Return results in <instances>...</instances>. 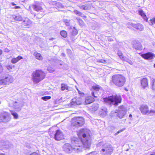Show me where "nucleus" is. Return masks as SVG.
I'll return each instance as SVG.
<instances>
[{"label":"nucleus","instance_id":"nucleus-50","mask_svg":"<svg viewBox=\"0 0 155 155\" xmlns=\"http://www.w3.org/2000/svg\"><path fill=\"white\" fill-rule=\"evenodd\" d=\"M92 95L94 96V97L95 98H97V95H95L94 94V92H92L91 93Z\"/></svg>","mask_w":155,"mask_h":155},{"label":"nucleus","instance_id":"nucleus-4","mask_svg":"<svg viewBox=\"0 0 155 155\" xmlns=\"http://www.w3.org/2000/svg\"><path fill=\"white\" fill-rule=\"evenodd\" d=\"M112 80L115 85L119 87L124 86L126 81L125 77L120 74L114 75L112 77Z\"/></svg>","mask_w":155,"mask_h":155},{"label":"nucleus","instance_id":"nucleus-63","mask_svg":"<svg viewBox=\"0 0 155 155\" xmlns=\"http://www.w3.org/2000/svg\"><path fill=\"white\" fill-rule=\"evenodd\" d=\"M77 19L78 20V18H77Z\"/></svg>","mask_w":155,"mask_h":155},{"label":"nucleus","instance_id":"nucleus-23","mask_svg":"<svg viewBox=\"0 0 155 155\" xmlns=\"http://www.w3.org/2000/svg\"><path fill=\"white\" fill-rule=\"evenodd\" d=\"M81 9L84 10H88L90 9V6L88 5H80L78 6Z\"/></svg>","mask_w":155,"mask_h":155},{"label":"nucleus","instance_id":"nucleus-47","mask_svg":"<svg viewBox=\"0 0 155 155\" xmlns=\"http://www.w3.org/2000/svg\"><path fill=\"white\" fill-rule=\"evenodd\" d=\"M96 153L95 152H92L89 153L87 155H96Z\"/></svg>","mask_w":155,"mask_h":155},{"label":"nucleus","instance_id":"nucleus-41","mask_svg":"<svg viewBox=\"0 0 155 155\" xmlns=\"http://www.w3.org/2000/svg\"><path fill=\"white\" fill-rule=\"evenodd\" d=\"M70 20H65L64 21V22L67 26H69L70 25Z\"/></svg>","mask_w":155,"mask_h":155},{"label":"nucleus","instance_id":"nucleus-54","mask_svg":"<svg viewBox=\"0 0 155 155\" xmlns=\"http://www.w3.org/2000/svg\"><path fill=\"white\" fill-rule=\"evenodd\" d=\"M20 8V7L18 6H16L14 7V8L15 9Z\"/></svg>","mask_w":155,"mask_h":155},{"label":"nucleus","instance_id":"nucleus-21","mask_svg":"<svg viewBox=\"0 0 155 155\" xmlns=\"http://www.w3.org/2000/svg\"><path fill=\"white\" fill-rule=\"evenodd\" d=\"M12 18L15 20L19 21H21L23 19L21 16L19 15H12Z\"/></svg>","mask_w":155,"mask_h":155},{"label":"nucleus","instance_id":"nucleus-34","mask_svg":"<svg viewBox=\"0 0 155 155\" xmlns=\"http://www.w3.org/2000/svg\"><path fill=\"white\" fill-rule=\"evenodd\" d=\"M117 54L120 58L122 60L125 57L123 56L122 53L120 51H118Z\"/></svg>","mask_w":155,"mask_h":155},{"label":"nucleus","instance_id":"nucleus-18","mask_svg":"<svg viewBox=\"0 0 155 155\" xmlns=\"http://www.w3.org/2000/svg\"><path fill=\"white\" fill-rule=\"evenodd\" d=\"M31 24V21L28 18H26L23 20L22 24L25 26H28Z\"/></svg>","mask_w":155,"mask_h":155},{"label":"nucleus","instance_id":"nucleus-40","mask_svg":"<svg viewBox=\"0 0 155 155\" xmlns=\"http://www.w3.org/2000/svg\"><path fill=\"white\" fill-rule=\"evenodd\" d=\"M133 24H134V23H131L130 22L128 23L127 24V27L129 28H132V27Z\"/></svg>","mask_w":155,"mask_h":155},{"label":"nucleus","instance_id":"nucleus-17","mask_svg":"<svg viewBox=\"0 0 155 155\" xmlns=\"http://www.w3.org/2000/svg\"><path fill=\"white\" fill-rule=\"evenodd\" d=\"M141 83L142 86L144 88L148 85L147 79L146 78H143L141 81Z\"/></svg>","mask_w":155,"mask_h":155},{"label":"nucleus","instance_id":"nucleus-30","mask_svg":"<svg viewBox=\"0 0 155 155\" xmlns=\"http://www.w3.org/2000/svg\"><path fill=\"white\" fill-rule=\"evenodd\" d=\"M101 87L98 85H96L92 87V88L95 91H97L101 88Z\"/></svg>","mask_w":155,"mask_h":155},{"label":"nucleus","instance_id":"nucleus-10","mask_svg":"<svg viewBox=\"0 0 155 155\" xmlns=\"http://www.w3.org/2000/svg\"><path fill=\"white\" fill-rule=\"evenodd\" d=\"M11 115L6 112H3L0 114V122L6 123L10 120Z\"/></svg>","mask_w":155,"mask_h":155},{"label":"nucleus","instance_id":"nucleus-16","mask_svg":"<svg viewBox=\"0 0 155 155\" xmlns=\"http://www.w3.org/2000/svg\"><path fill=\"white\" fill-rule=\"evenodd\" d=\"M133 48L135 49L139 50H141L142 49V45L139 42L135 43L133 45Z\"/></svg>","mask_w":155,"mask_h":155},{"label":"nucleus","instance_id":"nucleus-31","mask_svg":"<svg viewBox=\"0 0 155 155\" xmlns=\"http://www.w3.org/2000/svg\"><path fill=\"white\" fill-rule=\"evenodd\" d=\"M122 60L127 61L131 65H132L133 64V63L131 60H130L125 57L124 59H123Z\"/></svg>","mask_w":155,"mask_h":155},{"label":"nucleus","instance_id":"nucleus-25","mask_svg":"<svg viewBox=\"0 0 155 155\" xmlns=\"http://www.w3.org/2000/svg\"><path fill=\"white\" fill-rule=\"evenodd\" d=\"M74 14L78 15L82 17L86 18V16L84 15V14H82L81 12H80V11L75 10L74 11Z\"/></svg>","mask_w":155,"mask_h":155},{"label":"nucleus","instance_id":"nucleus-6","mask_svg":"<svg viewBox=\"0 0 155 155\" xmlns=\"http://www.w3.org/2000/svg\"><path fill=\"white\" fill-rule=\"evenodd\" d=\"M114 148L112 146L106 143L104 144L100 152L102 155H111L113 152Z\"/></svg>","mask_w":155,"mask_h":155},{"label":"nucleus","instance_id":"nucleus-53","mask_svg":"<svg viewBox=\"0 0 155 155\" xmlns=\"http://www.w3.org/2000/svg\"><path fill=\"white\" fill-rule=\"evenodd\" d=\"M30 155H38V153L36 152H33Z\"/></svg>","mask_w":155,"mask_h":155},{"label":"nucleus","instance_id":"nucleus-19","mask_svg":"<svg viewBox=\"0 0 155 155\" xmlns=\"http://www.w3.org/2000/svg\"><path fill=\"white\" fill-rule=\"evenodd\" d=\"M94 101V99L91 96L87 97L85 99V103L88 104L93 102Z\"/></svg>","mask_w":155,"mask_h":155},{"label":"nucleus","instance_id":"nucleus-1","mask_svg":"<svg viewBox=\"0 0 155 155\" xmlns=\"http://www.w3.org/2000/svg\"><path fill=\"white\" fill-rule=\"evenodd\" d=\"M85 130H80V135H82V138L78 139L75 137L71 139V142L73 146V148L68 143L65 144L63 146V150L67 153H71L73 150L77 153L81 152L84 149L89 148L91 145V140L88 137V134L84 133Z\"/></svg>","mask_w":155,"mask_h":155},{"label":"nucleus","instance_id":"nucleus-51","mask_svg":"<svg viewBox=\"0 0 155 155\" xmlns=\"http://www.w3.org/2000/svg\"><path fill=\"white\" fill-rule=\"evenodd\" d=\"M99 61L100 62L104 63H105V62H106V61H105V60H100Z\"/></svg>","mask_w":155,"mask_h":155},{"label":"nucleus","instance_id":"nucleus-59","mask_svg":"<svg viewBox=\"0 0 155 155\" xmlns=\"http://www.w3.org/2000/svg\"><path fill=\"white\" fill-rule=\"evenodd\" d=\"M118 44L121 45L122 44V43L121 42H119V43H118Z\"/></svg>","mask_w":155,"mask_h":155},{"label":"nucleus","instance_id":"nucleus-55","mask_svg":"<svg viewBox=\"0 0 155 155\" xmlns=\"http://www.w3.org/2000/svg\"><path fill=\"white\" fill-rule=\"evenodd\" d=\"M39 15H40V14H38V18H41L42 17V15H41V16H39Z\"/></svg>","mask_w":155,"mask_h":155},{"label":"nucleus","instance_id":"nucleus-29","mask_svg":"<svg viewBox=\"0 0 155 155\" xmlns=\"http://www.w3.org/2000/svg\"><path fill=\"white\" fill-rule=\"evenodd\" d=\"M60 35L62 36L64 38H66L67 36V34L66 31H62L60 32Z\"/></svg>","mask_w":155,"mask_h":155},{"label":"nucleus","instance_id":"nucleus-13","mask_svg":"<svg viewBox=\"0 0 155 155\" xmlns=\"http://www.w3.org/2000/svg\"><path fill=\"white\" fill-rule=\"evenodd\" d=\"M141 56L145 59L151 60L155 57V55L151 52H148L146 54H142Z\"/></svg>","mask_w":155,"mask_h":155},{"label":"nucleus","instance_id":"nucleus-36","mask_svg":"<svg viewBox=\"0 0 155 155\" xmlns=\"http://www.w3.org/2000/svg\"><path fill=\"white\" fill-rule=\"evenodd\" d=\"M92 107V108L93 110H96L98 107V104H94Z\"/></svg>","mask_w":155,"mask_h":155},{"label":"nucleus","instance_id":"nucleus-39","mask_svg":"<svg viewBox=\"0 0 155 155\" xmlns=\"http://www.w3.org/2000/svg\"><path fill=\"white\" fill-rule=\"evenodd\" d=\"M47 70L50 73L53 72L54 71V69L51 67H48Z\"/></svg>","mask_w":155,"mask_h":155},{"label":"nucleus","instance_id":"nucleus-24","mask_svg":"<svg viewBox=\"0 0 155 155\" xmlns=\"http://www.w3.org/2000/svg\"><path fill=\"white\" fill-rule=\"evenodd\" d=\"M52 4L53 5H56V6L59 8H64L63 5L59 2L54 1L52 2Z\"/></svg>","mask_w":155,"mask_h":155},{"label":"nucleus","instance_id":"nucleus-9","mask_svg":"<svg viewBox=\"0 0 155 155\" xmlns=\"http://www.w3.org/2000/svg\"><path fill=\"white\" fill-rule=\"evenodd\" d=\"M141 113L145 115L147 113L150 114V115H155V110H149L148 107L146 105H142L140 108Z\"/></svg>","mask_w":155,"mask_h":155},{"label":"nucleus","instance_id":"nucleus-35","mask_svg":"<svg viewBox=\"0 0 155 155\" xmlns=\"http://www.w3.org/2000/svg\"><path fill=\"white\" fill-rule=\"evenodd\" d=\"M51 98V97L50 96H45L42 97L41 99L44 101H47L48 100Z\"/></svg>","mask_w":155,"mask_h":155},{"label":"nucleus","instance_id":"nucleus-52","mask_svg":"<svg viewBox=\"0 0 155 155\" xmlns=\"http://www.w3.org/2000/svg\"><path fill=\"white\" fill-rule=\"evenodd\" d=\"M4 51L6 52H8L9 51V50L7 48H5L4 49Z\"/></svg>","mask_w":155,"mask_h":155},{"label":"nucleus","instance_id":"nucleus-27","mask_svg":"<svg viewBox=\"0 0 155 155\" xmlns=\"http://www.w3.org/2000/svg\"><path fill=\"white\" fill-rule=\"evenodd\" d=\"M149 23L150 25L155 28V18L150 20L149 21Z\"/></svg>","mask_w":155,"mask_h":155},{"label":"nucleus","instance_id":"nucleus-49","mask_svg":"<svg viewBox=\"0 0 155 155\" xmlns=\"http://www.w3.org/2000/svg\"><path fill=\"white\" fill-rule=\"evenodd\" d=\"M6 67L7 69L8 70L12 69V65H7Z\"/></svg>","mask_w":155,"mask_h":155},{"label":"nucleus","instance_id":"nucleus-32","mask_svg":"<svg viewBox=\"0 0 155 155\" xmlns=\"http://www.w3.org/2000/svg\"><path fill=\"white\" fill-rule=\"evenodd\" d=\"M12 114L14 118L17 119L18 117V115L17 113L14 111H11Z\"/></svg>","mask_w":155,"mask_h":155},{"label":"nucleus","instance_id":"nucleus-3","mask_svg":"<svg viewBox=\"0 0 155 155\" xmlns=\"http://www.w3.org/2000/svg\"><path fill=\"white\" fill-rule=\"evenodd\" d=\"M103 100L105 103L112 104L116 106L121 103L122 98L120 96L115 95L104 97Z\"/></svg>","mask_w":155,"mask_h":155},{"label":"nucleus","instance_id":"nucleus-44","mask_svg":"<svg viewBox=\"0 0 155 155\" xmlns=\"http://www.w3.org/2000/svg\"><path fill=\"white\" fill-rule=\"evenodd\" d=\"M78 22L79 23V24L80 25H83V21L82 20L79 19L78 20Z\"/></svg>","mask_w":155,"mask_h":155},{"label":"nucleus","instance_id":"nucleus-12","mask_svg":"<svg viewBox=\"0 0 155 155\" xmlns=\"http://www.w3.org/2000/svg\"><path fill=\"white\" fill-rule=\"evenodd\" d=\"M54 139L57 140H60L63 138V135L62 132L60 130H57L54 135Z\"/></svg>","mask_w":155,"mask_h":155},{"label":"nucleus","instance_id":"nucleus-38","mask_svg":"<svg viewBox=\"0 0 155 155\" xmlns=\"http://www.w3.org/2000/svg\"><path fill=\"white\" fill-rule=\"evenodd\" d=\"M14 106L15 109L18 108L20 107L19 104L17 102L15 101L14 104Z\"/></svg>","mask_w":155,"mask_h":155},{"label":"nucleus","instance_id":"nucleus-7","mask_svg":"<svg viewBox=\"0 0 155 155\" xmlns=\"http://www.w3.org/2000/svg\"><path fill=\"white\" fill-rule=\"evenodd\" d=\"M84 124V120L82 117H75L71 120V124L72 126L78 127H81Z\"/></svg>","mask_w":155,"mask_h":155},{"label":"nucleus","instance_id":"nucleus-28","mask_svg":"<svg viewBox=\"0 0 155 155\" xmlns=\"http://www.w3.org/2000/svg\"><path fill=\"white\" fill-rule=\"evenodd\" d=\"M61 89L63 91L65 90H68V86L66 84H61Z\"/></svg>","mask_w":155,"mask_h":155},{"label":"nucleus","instance_id":"nucleus-15","mask_svg":"<svg viewBox=\"0 0 155 155\" xmlns=\"http://www.w3.org/2000/svg\"><path fill=\"white\" fill-rule=\"evenodd\" d=\"M132 25V27L136 28L138 31H141L144 29L143 26L140 23H138Z\"/></svg>","mask_w":155,"mask_h":155},{"label":"nucleus","instance_id":"nucleus-45","mask_svg":"<svg viewBox=\"0 0 155 155\" xmlns=\"http://www.w3.org/2000/svg\"><path fill=\"white\" fill-rule=\"evenodd\" d=\"M3 67L1 65V64L0 63V73H1L3 71Z\"/></svg>","mask_w":155,"mask_h":155},{"label":"nucleus","instance_id":"nucleus-14","mask_svg":"<svg viewBox=\"0 0 155 155\" xmlns=\"http://www.w3.org/2000/svg\"><path fill=\"white\" fill-rule=\"evenodd\" d=\"M32 8L34 10L37 12L41 11L43 9L41 4L39 3H36L33 5Z\"/></svg>","mask_w":155,"mask_h":155},{"label":"nucleus","instance_id":"nucleus-43","mask_svg":"<svg viewBox=\"0 0 155 155\" xmlns=\"http://www.w3.org/2000/svg\"><path fill=\"white\" fill-rule=\"evenodd\" d=\"M125 128L122 129L120 130H119L115 134V135H117L119 134L120 133L123 131L124 130H125Z\"/></svg>","mask_w":155,"mask_h":155},{"label":"nucleus","instance_id":"nucleus-61","mask_svg":"<svg viewBox=\"0 0 155 155\" xmlns=\"http://www.w3.org/2000/svg\"><path fill=\"white\" fill-rule=\"evenodd\" d=\"M124 89L126 91H128V90L126 88H124Z\"/></svg>","mask_w":155,"mask_h":155},{"label":"nucleus","instance_id":"nucleus-8","mask_svg":"<svg viewBox=\"0 0 155 155\" xmlns=\"http://www.w3.org/2000/svg\"><path fill=\"white\" fill-rule=\"evenodd\" d=\"M14 81L13 77L8 74L6 75L4 78L0 79V84L2 85H5L12 83Z\"/></svg>","mask_w":155,"mask_h":155},{"label":"nucleus","instance_id":"nucleus-5","mask_svg":"<svg viewBox=\"0 0 155 155\" xmlns=\"http://www.w3.org/2000/svg\"><path fill=\"white\" fill-rule=\"evenodd\" d=\"M32 76V79L33 82L37 83H39L45 78V74L41 70H37L33 72Z\"/></svg>","mask_w":155,"mask_h":155},{"label":"nucleus","instance_id":"nucleus-58","mask_svg":"<svg viewBox=\"0 0 155 155\" xmlns=\"http://www.w3.org/2000/svg\"><path fill=\"white\" fill-rule=\"evenodd\" d=\"M12 5H16V4H15V3H14V2H12Z\"/></svg>","mask_w":155,"mask_h":155},{"label":"nucleus","instance_id":"nucleus-2","mask_svg":"<svg viewBox=\"0 0 155 155\" xmlns=\"http://www.w3.org/2000/svg\"><path fill=\"white\" fill-rule=\"evenodd\" d=\"M127 112L126 108L123 105L120 106L118 109L115 111H112L110 114V117L112 118H116L117 117L120 119L124 118Z\"/></svg>","mask_w":155,"mask_h":155},{"label":"nucleus","instance_id":"nucleus-60","mask_svg":"<svg viewBox=\"0 0 155 155\" xmlns=\"http://www.w3.org/2000/svg\"><path fill=\"white\" fill-rule=\"evenodd\" d=\"M132 114H130L129 115V117H132Z\"/></svg>","mask_w":155,"mask_h":155},{"label":"nucleus","instance_id":"nucleus-20","mask_svg":"<svg viewBox=\"0 0 155 155\" xmlns=\"http://www.w3.org/2000/svg\"><path fill=\"white\" fill-rule=\"evenodd\" d=\"M22 58V57L21 56H18L16 58H12L11 60V62L13 64H15Z\"/></svg>","mask_w":155,"mask_h":155},{"label":"nucleus","instance_id":"nucleus-11","mask_svg":"<svg viewBox=\"0 0 155 155\" xmlns=\"http://www.w3.org/2000/svg\"><path fill=\"white\" fill-rule=\"evenodd\" d=\"M81 103V98L76 97L72 100L71 102L69 104V106L71 107H73L76 105H80Z\"/></svg>","mask_w":155,"mask_h":155},{"label":"nucleus","instance_id":"nucleus-57","mask_svg":"<svg viewBox=\"0 0 155 155\" xmlns=\"http://www.w3.org/2000/svg\"><path fill=\"white\" fill-rule=\"evenodd\" d=\"M54 39V38H49V39L50 40H53Z\"/></svg>","mask_w":155,"mask_h":155},{"label":"nucleus","instance_id":"nucleus-56","mask_svg":"<svg viewBox=\"0 0 155 155\" xmlns=\"http://www.w3.org/2000/svg\"><path fill=\"white\" fill-rule=\"evenodd\" d=\"M2 51L1 49H0V55H1L2 54Z\"/></svg>","mask_w":155,"mask_h":155},{"label":"nucleus","instance_id":"nucleus-37","mask_svg":"<svg viewBox=\"0 0 155 155\" xmlns=\"http://www.w3.org/2000/svg\"><path fill=\"white\" fill-rule=\"evenodd\" d=\"M101 110L102 111V112L103 113H104V114L105 115H106L107 113V109L105 107H103L102 108Z\"/></svg>","mask_w":155,"mask_h":155},{"label":"nucleus","instance_id":"nucleus-33","mask_svg":"<svg viewBox=\"0 0 155 155\" xmlns=\"http://www.w3.org/2000/svg\"><path fill=\"white\" fill-rule=\"evenodd\" d=\"M151 84L152 89L155 90V79H153L151 81Z\"/></svg>","mask_w":155,"mask_h":155},{"label":"nucleus","instance_id":"nucleus-62","mask_svg":"<svg viewBox=\"0 0 155 155\" xmlns=\"http://www.w3.org/2000/svg\"><path fill=\"white\" fill-rule=\"evenodd\" d=\"M0 155H5L3 153H0Z\"/></svg>","mask_w":155,"mask_h":155},{"label":"nucleus","instance_id":"nucleus-26","mask_svg":"<svg viewBox=\"0 0 155 155\" xmlns=\"http://www.w3.org/2000/svg\"><path fill=\"white\" fill-rule=\"evenodd\" d=\"M138 13L144 19H145L146 18V16L142 10H139Z\"/></svg>","mask_w":155,"mask_h":155},{"label":"nucleus","instance_id":"nucleus-46","mask_svg":"<svg viewBox=\"0 0 155 155\" xmlns=\"http://www.w3.org/2000/svg\"><path fill=\"white\" fill-rule=\"evenodd\" d=\"M64 64V62L62 61H59L58 63V66H61L63 64Z\"/></svg>","mask_w":155,"mask_h":155},{"label":"nucleus","instance_id":"nucleus-22","mask_svg":"<svg viewBox=\"0 0 155 155\" xmlns=\"http://www.w3.org/2000/svg\"><path fill=\"white\" fill-rule=\"evenodd\" d=\"M34 55L37 59L39 60H42L43 57L40 53L37 52H35Z\"/></svg>","mask_w":155,"mask_h":155},{"label":"nucleus","instance_id":"nucleus-42","mask_svg":"<svg viewBox=\"0 0 155 155\" xmlns=\"http://www.w3.org/2000/svg\"><path fill=\"white\" fill-rule=\"evenodd\" d=\"M78 31L76 29H74L72 31V35H76L77 34Z\"/></svg>","mask_w":155,"mask_h":155},{"label":"nucleus","instance_id":"nucleus-48","mask_svg":"<svg viewBox=\"0 0 155 155\" xmlns=\"http://www.w3.org/2000/svg\"><path fill=\"white\" fill-rule=\"evenodd\" d=\"M107 40L109 41H113V38L111 37H109L107 38Z\"/></svg>","mask_w":155,"mask_h":155}]
</instances>
